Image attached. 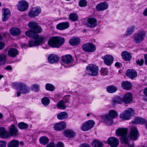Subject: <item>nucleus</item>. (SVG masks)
I'll list each match as a JSON object with an SVG mask.
<instances>
[{
  "label": "nucleus",
  "instance_id": "obj_50",
  "mask_svg": "<svg viewBox=\"0 0 147 147\" xmlns=\"http://www.w3.org/2000/svg\"><path fill=\"white\" fill-rule=\"evenodd\" d=\"M144 61L143 59H141L136 61L137 63L140 65H142Z\"/></svg>",
  "mask_w": 147,
  "mask_h": 147
},
{
  "label": "nucleus",
  "instance_id": "obj_24",
  "mask_svg": "<svg viewBox=\"0 0 147 147\" xmlns=\"http://www.w3.org/2000/svg\"><path fill=\"white\" fill-rule=\"evenodd\" d=\"M9 31L11 35L14 36H17L19 35L21 32L19 28L15 27L10 28Z\"/></svg>",
  "mask_w": 147,
  "mask_h": 147
},
{
  "label": "nucleus",
  "instance_id": "obj_43",
  "mask_svg": "<svg viewBox=\"0 0 147 147\" xmlns=\"http://www.w3.org/2000/svg\"><path fill=\"white\" fill-rule=\"evenodd\" d=\"M50 100L48 98L44 97L42 99V104L45 106L48 105L50 103Z\"/></svg>",
  "mask_w": 147,
  "mask_h": 147
},
{
  "label": "nucleus",
  "instance_id": "obj_2",
  "mask_svg": "<svg viewBox=\"0 0 147 147\" xmlns=\"http://www.w3.org/2000/svg\"><path fill=\"white\" fill-rule=\"evenodd\" d=\"M128 132L127 128H119L116 130L115 133L117 136L122 138H136L139 137L138 130L135 127H132L131 128L129 134H128Z\"/></svg>",
  "mask_w": 147,
  "mask_h": 147
},
{
  "label": "nucleus",
  "instance_id": "obj_7",
  "mask_svg": "<svg viewBox=\"0 0 147 147\" xmlns=\"http://www.w3.org/2000/svg\"><path fill=\"white\" fill-rule=\"evenodd\" d=\"M146 35V32L144 30L140 31L135 34L133 36L134 41L137 43H140L144 40Z\"/></svg>",
  "mask_w": 147,
  "mask_h": 147
},
{
  "label": "nucleus",
  "instance_id": "obj_40",
  "mask_svg": "<svg viewBox=\"0 0 147 147\" xmlns=\"http://www.w3.org/2000/svg\"><path fill=\"white\" fill-rule=\"evenodd\" d=\"M57 107L60 109L64 110L66 108V106L65 103L61 100L57 103Z\"/></svg>",
  "mask_w": 147,
  "mask_h": 147
},
{
  "label": "nucleus",
  "instance_id": "obj_26",
  "mask_svg": "<svg viewBox=\"0 0 147 147\" xmlns=\"http://www.w3.org/2000/svg\"><path fill=\"white\" fill-rule=\"evenodd\" d=\"M18 54V50L15 48H11L8 51V55L11 57H13Z\"/></svg>",
  "mask_w": 147,
  "mask_h": 147
},
{
  "label": "nucleus",
  "instance_id": "obj_4",
  "mask_svg": "<svg viewBox=\"0 0 147 147\" xmlns=\"http://www.w3.org/2000/svg\"><path fill=\"white\" fill-rule=\"evenodd\" d=\"M9 131H7L4 128L0 127V136L3 138L10 137L18 135V130L14 125H11L9 128Z\"/></svg>",
  "mask_w": 147,
  "mask_h": 147
},
{
  "label": "nucleus",
  "instance_id": "obj_18",
  "mask_svg": "<svg viewBox=\"0 0 147 147\" xmlns=\"http://www.w3.org/2000/svg\"><path fill=\"white\" fill-rule=\"evenodd\" d=\"M86 25L87 26L90 28L95 27L97 25V20L93 18H89L87 20Z\"/></svg>",
  "mask_w": 147,
  "mask_h": 147
},
{
  "label": "nucleus",
  "instance_id": "obj_62",
  "mask_svg": "<svg viewBox=\"0 0 147 147\" xmlns=\"http://www.w3.org/2000/svg\"><path fill=\"white\" fill-rule=\"evenodd\" d=\"M19 144H20V145H22V146H23V145H24V142H22V141H21V142H20V143H19Z\"/></svg>",
  "mask_w": 147,
  "mask_h": 147
},
{
  "label": "nucleus",
  "instance_id": "obj_22",
  "mask_svg": "<svg viewBox=\"0 0 147 147\" xmlns=\"http://www.w3.org/2000/svg\"><path fill=\"white\" fill-rule=\"evenodd\" d=\"M69 26V23L68 22H63L59 23L57 25L56 28L57 29L62 30L67 28Z\"/></svg>",
  "mask_w": 147,
  "mask_h": 147
},
{
  "label": "nucleus",
  "instance_id": "obj_51",
  "mask_svg": "<svg viewBox=\"0 0 147 147\" xmlns=\"http://www.w3.org/2000/svg\"><path fill=\"white\" fill-rule=\"evenodd\" d=\"M6 146V143L5 142L3 141H0V147H5Z\"/></svg>",
  "mask_w": 147,
  "mask_h": 147
},
{
  "label": "nucleus",
  "instance_id": "obj_53",
  "mask_svg": "<svg viewBox=\"0 0 147 147\" xmlns=\"http://www.w3.org/2000/svg\"><path fill=\"white\" fill-rule=\"evenodd\" d=\"M79 147H91L90 145L87 143H84L81 144Z\"/></svg>",
  "mask_w": 147,
  "mask_h": 147
},
{
  "label": "nucleus",
  "instance_id": "obj_63",
  "mask_svg": "<svg viewBox=\"0 0 147 147\" xmlns=\"http://www.w3.org/2000/svg\"><path fill=\"white\" fill-rule=\"evenodd\" d=\"M4 77V76L0 74V80L2 78H3Z\"/></svg>",
  "mask_w": 147,
  "mask_h": 147
},
{
  "label": "nucleus",
  "instance_id": "obj_29",
  "mask_svg": "<svg viewBox=\"0 0 147 147\" xmlns=\"http://www.w3.org/2000/svg\"><path fill=\"white\" fill-rule=\"evenodd\" d=\"M121 56L125 60H130L131 58V56L130 53L126 51H123L121 53Z\"/></svg>",
  "mask_w": 147,
  "mask_h": 147
},
{
  "label": "nucleus",
  "instance_id": "obj_35",
  "mask_svg": "<svg viewBox=\"0 0 147 147\" xmlns=\"http://www.w3.org/2000/svg\"><path fill=\"white\" fill-rule=\"evenodd\" d=\"M135 27L132 26L128 28L126 33L125 34V36H128L131 35L134 31Z\"/></svg>",
  "mask_w": 147,
  "mask_h": 147
},
{
  "label": "nucleus",
  "instance_id": "obj_9",
  "mask_svg": "<svg viewBox=\"0 0 147 147\" xmlns=\"http://www.w3.org/2000/svg\"><path fill=\"white\" fill-rule=\"evenodd\" d=\"M95 123L94 121L92 120L87 121L82 124L81 129L83 131H87L92 128Z\"/></svg>",
  "mask_w": 147,
  "mask_h": 147
},
{
  "label": "nucleus",
  "instance_id": "obj_54",
  "mask_svg": "<svg viewBox=\"0 0 147 147\" xmlns=\"http://www.w3.org/2000/svg\"><path fill=\"white\" fill-rule=\"evenodd\" d=\"M46 147H56V146L55 144L52 143H50Z\"/></svg>",
  "mask_w": 147,
  "mask_h": 147
},
{
  "label": "nucleus",
  "instance_id": "obj_42",
  "mask_svg": "<svg viewBox=\"0 0 147 147\" xmlns=\"http://www.w3.org/2000/svg\"><path fill=\"white\" fill-rule=\"evenodd\" d=\"M18 127L19 128L21 129H25L28 127V125L23 122H21L19 123L18 124Z\"/></svg>",
  "mask_w": 147,
  "mask_h": 147
},
{
  "label": "nucleus",
  "instance_id": "obj_36",
  "mask_svg": "<svg viewBox=\"0 0 147 147\" xmlns=\"http://www.w3.org/2000/svg\"><path fill=\"white\" fill-rule=\"evenodd\" d=\"M134 122L135 123L144 124L146 122V120L142 118L138 117L135 119Z\"/></svg>",
  "mask_w": 147,
  "mask_h": 147
},
{
  "label": "nucleus",
  "instance_id": "obj_58",
  "mask_svg": "<svg viewBox=\"0 0 147 147\" xmlns=\"http://www.w3.org/2000/svg\"><path fill=\"white\" fill-rule=\"evenodd\" d=\"M12 69L11 67L9 65L7 66L5 68V69L7 70H10Z\"/></svg>",
  "mask_w": 147,
  "mask_h": 147
},
{
  "label": "nucleus",
  "instance_id": "obj_1",
  "mask_svg": "<svg viewBox=\"0 0 147 147\" xmlns=\"http://www.w3.org/2000/svg\"><path fill=\"white\" fill-rule=\"evenodd\" d=\"M28 25L31 30L26 32V35L30 38H33L29 42L28 45L30 47L39 45L46 42V38L43 36H39L37 34L42 32V29L36 22H31L28 23Z\"/></svg>",
  "mask_w": 147,
  "mask_h": 147
},
{
  "label": "nucleus",
  "instance_id": "obj_47",
  "mask_svg": "<svg viewBox=\"0 0 147 147\" xmlns=\"http://www.w3.org/2000/svg\"><path fill=\"white\" fill-rule=\"evenodd\" d=\"M87 2L85 0H81L79 2V5L82 7H84L86 5Z\"/></svg>",
  "mask_w": 147,
  "mask_h": 147
},
{
  "label": "nucleus",
  "instance_id": "obj_34",
  "mask_svg": "<svg viewBox=\"0 0 147 147\" xmlns=\"http://www.w3.org/2000/svg\"><path fill=\"white\" fill-rule=\"evenodd\" d=\"M117 90V87L113 85L109 86L107 88V92L111 93L115 92Z\"/></svg>",
  "mask_w": 147,
  "mask_h": 147
},
{
  "label": "nucleus",
  "instance_id": "obj_37",
  "mask_svg": "<svg viewBox=\"0 0 147 147\" xmlns=\"http://www.w3.org/2000/svg\"><path fill=\"white\" fill-rule=\"evenodd\" d=\"M6 61V55L4 53L0 54V65L4 64Z\"/></svg>",
  "mask_w": 147,
  "mask_h": 147
},
{
  "label": "nucleus",
  "instance_id": "obj_46",
  "mask_svg": "<svg viewBox=\"0 0 147 147\" xmlns=\"http://www.w3.org/2000/svg\"><path fill=\"white\" fill-rule=\"evenodd\" d=\"M108 70L107 68H102L101 71V74L103 76H105L108 74Z\"/></svg>",
  "mask_w": 147,
  "mask_h": 147
},
{
  "label": "nucleus",
  "instance_id": "obj_8",
  "mask_svg": "<svg viewBox=\"0 0 147 147\" xmlns=\"http://www.w3.org/2000/svg\"><path fill=\"white\" fill-rule=\"evenodd\" d=\"M87 73L90 75L96 76L98 74V67L93 64L89 65L86 68Z\"/></svg>",
  "mask_w": 147,
  "mask_h": 147
},
{
  "label": "nucleus",
  "instance_id": "obj_13",
  "mask_svg": "<svg viewBox=\"0 0 147 147\" xmlns=\"http://www.w3.org/2000/svg\"><path fill=\"white\" fill-rule=\"evenodd\" d=\"M11 14V11L9 9L4 8L2 9V20L3 22L6 21L9 18Z\"/></svg>",
  "mask_w": 147,
  "mask_h": 147
},
{
  "label": "nucleus",
  "instance_id": "obj_60",
  "mask_svg": "<svg viewBox=\"0 0 147 147\" xmlns=\"http://www.w3.org/2000/svg\"><path fill=\"white\" fill-rule=\"evenodd\" d=\"M143 14L145 16H147V8L144 11Z\"/></svg>",
  "mask_w": 147,
  "mask_h": 147
},
{
  "label": "nucleus",
  "instance_id": "obj_56",
  "mask_svg": "<svg viewBox=\"0 0 147 147\" xmlns=\"http://www.w3.org/2000/svg\"><path fill=\"white\" fill-rule=\"evenodd\" d=\"M115 66L119 68L121 67V64L118 62H116L115 65Z\"/></svg>",
  "mask_w": 147,
  "mask_h": 147
},
{
  "label": "nucleus",
  "instance_id": "obj_15",
  "mask_svg": "<svg viewBox=\"0 0 147 147\" xmlns=\"http://www.w3.org/2000/svg\"><path fill=\"white\" fill-rule=\"evenodd\" d=\"M105 64L107 66H109L113 63L114 58L110 55H106L102 57Z\"/></svg>",
  "mask_w": 147,
  "mask_h": 147
},
{
  "label": "nucleus",
  "instance_id": "obj_31",
  "mask_svg": "<svg viewBox=\"0 0 147 147\" xmlns=\"http://www.w3.org/2000/svg\"><path fill=\"white\" fill-rule=\"evenodd\" d=\"M68 116V114L66 112H61L57 115V119L60 120H62L66 119Z\"/></svg>",
  "mask_w": 147,
  "mask_h": 147
},
{
  "label": "nucleus",
  "instance_id": "obj_30",
  "mask_svg": "<svg viewBox=\"0 0 147 147\" xmlns=\"http://www.w3.org/2000/svg\"><path fill=\"white\" fill-rule=\"evenodd\" d=\"M122 88L126 90L130 89L132 87V84L128 81H124L121 84Z\"/></svg>",
  "mask_w": 147,
  "mask_h": 147
},
{
  "label": "nucleus",
  "instance_id": "obj_55",
  "mask_svg": "<svg viewBox=\"0 0 147 147\" xmlns=\"http://www.w3.org/2000/svg\"><path fill=\"white\" fill-rule=\"evenodd\" d=\"M4 43L2 42H0V50L3 49L5 47Z\"/></svg>",
  "mask_w": 147,
  "mask_h": 147
},
{
  "label": "nucleus",
  "instance_id": "obj_44",
  "mask_svg": "<svg viewBox=\"0 0 147 147\" xmlns=\"http://www.w3.org/2000/svg\"><path fill=\"white\" fill-rule=\"evenodd\" d=\"M39 141L40 143L42 145H46L49 142L48 138H40Z\"/></svg>",
  "mask_w": 147,
  "mask_h": 147
},
{
  "label": "nucleus",
  "instance_id": "obj_21",
  "mask_svg": "<svg viewBox=\"0 0 147 147\" xmlns=\"http://www.w3.org/2000/svg\"><path fill=\"white\" fill-rule=\"evenodd\" d=\"M122 99L123 102L125 104L129 103L132 100V95L130 93H127L123 95Z\"/></svg>",
  "mask_w": 147,
  "mask_h": 147
},
{
  "label": "nucleus",
  "instance_id": "obj_33",
  "mask_svg": "<svg viewBox=\"0 0 147 147\" xmlns=\"http://www.w3.org/2000/svg\"><path fill=\"white\" fill-rule=\"evenodd\" d=\"M19 142L16 140H12L9 142L7 144L8 147H18Z\"/></svg>",
  "mask_w": 147,
  "mask_h": 147
},
{
  "label": "nucleus",
  "instance_id": "obj_19",
  "mask_svg": "<svg viewBox=\"0 0 147 147\" xmlns=\"http://www.w3.org/2000/svg\"><path fill=\"white\" fill-rule=\"evenodd\" d=\"M63 133L65 136L67 137L73 138L75 137L76 135V132L71 129H66Z\"/></svg>",
  "mask_w": 147,
  "mask_h": 147
},
{
  "label": "nucleus",
  "instance_id": "obj_25",
  "mask_svg": "<svg viewBox=\"0 0 147 147\" xmlns=\"http://www.w3.org/2000/svg\"><path fill=\"white\" fill-rule=\"evenodd\" d=\"M108 143L112 147H116L119 144L117 138H109L107 140Z\"/></svg>",
  "mask_w": 147,
  "mask_h": 147
},
{
  "label": "nucleus",
  "instance_id": "obj_59",
  "mask_svg": "<svg viewBox=\"0 0 147 147\" xmlns=\"http://www.w3.org/2000/svg\"><path fill=\"white\" fill-rule=\"evenodd\" d=\"M144 58L145 59V63L147 65V54L144 55Z\"/></svg>",
  "mask_w": 147,
  "mask_h": 147
},
{
  "label": "nucleus",
  "instance_id": "obj_28",
  "mask_svg": "<svg viewBox=\"0 0 147 147\" xmlns=\"http://www.w3.org/2000/svg\"><path fill=\"white\" fill-rule=\"evenodd\" d=\"M112 102L114 105L121 104L123 102L122 98L119 96L113 97L112 99Z\"/></svg>",
  "mask_w": 147,
  "mask_h": 147
},
{
  "label": "nucleus",
  "instance_id": "obj_6",
  "mask_svg": "<svg viewBox=\"0 0 147 147\" xmlns=\"http://www.w3.org/2000/svg\"><path fill=\"white\" fill-rule=\"evenodd\" d=\"M117 113L115 110H110L108 114L104 115L101 117V119L103 122L108 125H111L113 122V119L117 117Z\"/></svg>",
  "mask_w": 147,
  "mask_h": 147
},
{
  "label": "nucleus",
  "instance_id": "obj_23",
  "mask_svg": "<svg viewBox=\"0 0 147 147\" xmlns=\"http://www.w3.org/2000/svg\"><path fill=\"white\" fill-rule=\"evenodd\" d=\"M81 42V40L79 37H73L70 39L69 43L73 46H76L80 44Z\"/></svg>",
  "mask_w": 147,
  "mask_h": 147
},
{
  "label": "nucleus",
  "instance_id": "obj_17",
  "mask_svg": "<svg viewBox=\"0 0 147 147\" xmlns=\"http://www.w3.org/2000/svg\"><path fill=\"white\" fill-rule=\"evenodd\" d=\"M66 124L64 121H61L55 124L53 128L55 130L57 131H60L66 128Z\"/></svg>",
  "mask_w": 147,
  "mask_h": 147
},
{
  "label": "nucleus",
  "instance_id": "obj_49",
  "mask_svg": "<svg viewBox=\"0 0 147 147\" xmlns=\"http://www.w3.org/2000/svg\"><path fill=\"white\" fill-rule=\"evenodd\" d=\"M70 96H69L67 95L64 96L61 101L66 103L69 102V100Z\"/></svg>",
  "mask_w": 147,
  "mask_h": 147
},
{
  "label": "nucleus",
  "instance_id": "obj_16",
  "mask_svg": "<svg viewBox=\"0 0 147 147\" xmlns=\"http://www.w3.org/2000/svg\"><path fill=\"white\" fill-rule=\"evenodd\" d=\"M108 3L106 2H102L98 4L96 6V9L99 11H103L109 7Z\"/></svg>",
  "mask_w": 147,
  "mask_h": 147
},
{
  "label": "nucleus",
  "instance_id": "obj_45",
  "mask_svg": "<svg viewBox=\"0 0 147 147\" xmlns=\"http://www.w3.org/2000/svg\"><path fill=\"white\" fill-rule=\"evenodd\" d=\"M31 89L34 91L38 92L39 90V86L37 84H34L32 86Z\"/></svg>",
  "mask_w": 147,
  "mask_h": 147
},
{
  "label": "nucleus",
  "instance_id": "obj_41",
  "mask_svg": "<svg viewBox=\"0 0 147 147\" xmlns=\"http://www.w3.org/2000/svg\"><path fill=\"white\" fill-rule=\"evenodd\" d=\"M45 88L47 90L52 91L55 89V87L52 84H47L45 85Z\"/></svg>",
  "mask_w": 147,
  "mask_h": 147
},
{
  "label": "nucleus",
  "instance_id": "obj_48",
  "mask_svg": "<svg viewBox=\"0 0 147 147\" xmlns=\"http://www.w3.org/2000/svg\"><path fill=\"white\" fill-rule=\"evenodd\" d=\"M132 138H121V141L122 143L126 144H128L130 141H131Z\"/></svg>",
  "mask_w": 147,
  "mask_h": 147
},
{
  "label": "nucleus",
  "instance_id": "obj_5",
  "mask_svg": "<svg viewBox=\"0 0 147 147\" xmlns=\"http://www.w3.org/2000/svg\"><path fill=\"white\" fill-rule=\"evenodd\" d=\"M65 42L64 38L56 36L51 38L48 41V44L51 47L59 48Z\"/></svg>",
  "mask_w": 147,
  "mask_h": 147
},
{
  "label": "nucleus",
  "instance_id": "obj_20",
  "mask_svg": "<svg viewBox=\"0 0 147 147\" xmlns=\"http://www.w3.org/2000/svg\"><path fill=\"white\" fill-rule=\"evenodd\" d=\"M49 62L51 63H55L57 62L59 60V57L54 54L49 55L48 58Z\"/></svg>",
  "mask_w": 147,
  "mask_h": 147
},
{
  "label": "nucleus",
  "instance_id": "obj_64",
  "mask_svg": "<svg viewBox=\"0 0 147 147\" xmlns=\"http://www.w3.org/2000/svg\"><path fill=\"white\" fill-rule=\"evenodd\" d=\"M3 117V115L2 114L0 113V119L2 118Z\"/></svg>",
  "mask_w": 147,
  "mask_h": 147
},
{
  "label": "nucleus",
  "instance_id": "obj_14",
  "mask_svg": "<svg viewBox=\"0 0 147 147\" xmlns=\"http://www.w3.org/2000/svg\"><path fill=\"white\" fill-rule=\"evenodd\" d=\"M83 50L86 52H92L96 50V46L91 43H87L82 46Z\"/></svg>",
  "mask_w": 147,
  "mask_h": 147
},
{
  "label": "nucleus",
  "instance_id": "obj_3",
  "mask_svg": "<svg viewBox=\"0 0 147 147\" xmlns=\"http://www.w3.org/2000/svg\"><path fill=\"white\" fill-rule=\"evenodd\" d=\"M12 86L17 90L16 93L17 96H19L21 93L25 94L29 93L30 92V88L25 83L19 82H14L12 84Z\"/></svg>",
  "mask_w": 147,
  "mask_h": 147
},
{
  "label": "nucleus",
  "instance_id": "obj_27",
  "mask_svg": "<svg viewBox=\"0 0 147 147\" xmlns=\"http://www.w3.org/2000/svg\"><path fill=\"white\" fill-rule=\"evenodd\" d=\"M62 60L64 63L68 64L72 62L73 59L72 57L70 55H68L63 56Z\"/></svg>",
  "mask_w": 147,
  "mask_h": 147
},
{
  "label": "nucleus",
  "instance_id": "obj_10",
  "mask_svg": "<svg viewBox=\"0 0 147 147\" xmlns=\"http://www.w3.org/2000/svg\"><path fill=\"white\" fill-rule=\"evenodd\" d=\"M17 7L19 11H23L28 9L29 4L25 0H20L18 2Z\"/></svg>",
  "mask_w": 147,
  "mask_h": 147
},
{
  "label": "nucleus",
  "instance_id": "obj_11",
  "mask_svg": "<svg viewBox=\"0 0 147 147\" xmlns=\"http://www.w3.org/2000/svg\"><path fill=\"white\" fill-rule=\"evenodd\" d=\"M134 113V110L129 108L122 113L120 115V117L123 120H128L130 118L131 115Z\"/></svg>",
  "mask_w": 147,
  "mask_h": 147
},
{
  "label": "nucleus",
  "instance_id": "obj_38",
  "mask_svg": "<svg viewBox=\"0 0 147 147\" xmlns=\"http://www.w3.org/2000/svg\"><path fill=\"white\" fill-rule=\"evenodd\" d=\"M92 146L94 147H102L103 146L102 143L97 140H94L91 143Z\"/></svg>",
  "mask_w": 147,
  "mask_h": 147
},
{
  "label": "nucleus",
  "instance_id": "obj_57",
  "mask_svg": "<svg viewBox=\"0 0 147 147\" xmlns=\"http://www.w3.org/2000/svg\"><path fill=\"white\" fill-rule=\"evenodd\" d=\"M144 94L147 97V87L145 88L144 90ZM146 100H147V98H146Z\"/></svg>",
  "mask_w": 147,
  "mask_h": 147
},
{
  "label": "nucleus",
  "instance_id": "obj_32",
  "mask_svg": "<svg viewBox=\"0 0 147 147\" xmlns=\"http://www.w3.org/2000/svg\"><path fill=\"white\" fill-rule=\"evenodd\" d=\"M126 74L127 76L131 79L137 76V72L135 71L132 69H129L127 70Z\"/></svg>",
  "mask_w": 147,
  "mask_h": 147
},
{
  "label": "nucleus",
  "instance_id": "obj_52",
  "mask_svg": "<svg viewBox=\"0 0 147 147\" xmlns=\"http://www.w3.org/2000/svg\"><path fill=\"white\" fill-rule=\"evenodd\" d=\"M56 147H64L63 143L61 142H58L56 145Z\"/></svg>",
  "mask_w": 147,
  "mask_h": 147
},
{
  "label": "nucleus",
  "instance_id": "obj_39",
  "mask_svg": "<svg viewBox=\"0 0 147 147\" xmlns=\"http://www.w3.org/2000/svg\"><path fill=\"white\" fill-rule=\"evenodd\" d=\"M69 18L73 21H76L78 20V16L76 13H72L70 14Z\"/></svg>",
  "mask_w": 147,
  "mask_h": 147
},
{
  "label": "nucleus",
  "instance_id": "obj_12",
  "mask_svg": "<svg viewBox=\"0 0 147 147\" xmlns=\"http://www.w3.org/2000/svg\"><path fill=\"white\" fill-rule=\"evenodd\" d=\"M41 12L40 7L38 6L32 7L28 13L29 16L31 18H34L38 16Z\"/></svg>",
  "mask_w": 147,
  "mask_h": 147
},
{
  "label": "nucleus",
  "instance_id": "obj_61",
  "mask_svg": "<svg viewBox=\"0 0 147 147\" xmlns=\"http://www.w3.org/2000/svg\"><path fill=\"white\" fill-rule=\"evenodd\" d=\"M28 46V45L25 44H22V47L24 48H26Z\"/></svg>",
  "mask_w": 147,
  "mask_h": 147
}]
</instances>
